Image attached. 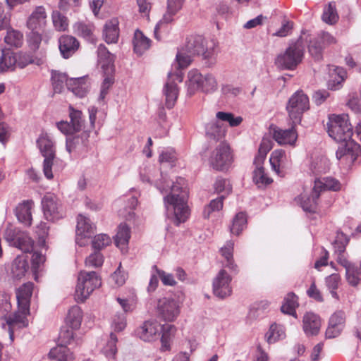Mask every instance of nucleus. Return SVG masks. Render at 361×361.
<instances>
[{"mask_svg":"<svg viewBox=\"0 0 361 361\" xmlns=\"http://www.w3.org/2000/svg\"><path fill=\"white\" fill-rule=\"evenodd\" d=\"M159 174L156 169H147L140 174L143 182H155L156 187L161 192H170L164 196V203L166 215L176 226L187 221L190 216V209L188 205V190L184 178L178 177L176 180H170L166 176L161 173V179L155 180V176Z\"/></svg>","mask_w":361,"mask_h":361,"instance_id":"nucleus-1","label":"nucleus"},{"mask_svg":"<svg viewBox=\"0 0 361 361\" xmlns=\"http://www.w3.org/2000/svg\"><path fill=\"white\" fill-rule=\"evenodd\" d=\"M49 226L44 222L37 224L32 233V236L24 235V253L31 255V269L35 280L41 265L44 262V256L38 250L46 247V238L48 236Z\"/></svg>","mask_w":361,"mask_h":361,"instance_id":"nucleus-2","label":"nucleus"},{"mask_svg":"<svg viewBox=\"0 0 361 361\" xmlns=\"http://www.w3.org/2000/svg\"><path fill=\"white\" fill-rule=\"evenodd\" d=\"M16 299L18 305V311L8 315L11 310V305L8 302V295L0 290V319H5L6 323L2 324V327H7L11 341L14 339L16 331H20L23 326V286L16 289Z\"/></svg>","mask_w":361,"mask_h":361,"instance_id":"nucleus-3","label":"nucleus"},{"mask_svg":"<svg viewBox=\"0 0 361 361\" xmlns=\"http://www.w3.org/2000/svg\"><path fill=\"white\" fill-rule=\"evenodd\" d=\"M329 135L338 142H345V152L350 149H358L359 145L353 141V128L346 114L333 115L327 123Z\"/></svg>","mask_w":361,"mask_h":361,"instance_id":"nucleus-4","label":"nucleus"},{"mask_svg":"<svg viewBox=\"0 0 361 361\" xmlns=\"http://www.w3.org/2000/svg\"><path fill=\"white\" fill-rule=\"evenodd\" d=\"M303 56L304 44L299 38L276 56L275 64L281 70H294L302 62Z\"/></svg>","mask_w":361,"mask_h":361,"instance_id":"nucleus-5","label":"nucleus"},{"mask_svg":"<svg viewBox=\"0 0 361 361\" xmlns=\"http://www.w3.org/2000/svg\"><path fill=\"white\" fill-rule=\"evenodd\" d=\"M218 82L214 75L207 73L202 75L198 70L192 69L188 73L187 88L190 95L197 91L204 93H212L217 90Z\"/></svg>","mask_w":361,"mask_h":361,"instance_id":"nucleus-6","label":"nucleus"},{"mask_svg":"<svg viewBox=\"0 0 361 361\" xmlns=\"http://www.w3.org/2000/svg\"><path fill=\"white\" fill-rule=\"evenodd\" d=\"M101 286V279L94 271H81L78 276L75 297L78 301L83 302Z\"/></svg>","mask_w":361,"mask_h":361,"instance_id":"nucleus-7","label":"nucleus"},{"mask_svg":"<svg viewBox=\"0 0 361 361\" xmlns=\"http://www.w3.org/2000/svg\"><path fill=\"white\" fill-rule=\"evenodd\" d=\"M217 46L218 43L214 39H207L201 35H191L187 38L183 48L190 54H201L204 58H209L214 54Z\"/></svg>","mask_w":361,"mask_h":361,"instance_id":"nucleus-8","label":"nucleus"},{"mask_svg":"<svg viewBox=\"0 0 361 361\" xmlns=\"http://www.w3.org/2000/svg\"><path fill=\"white\" fill-rule=\"evenodd\" d=\"M37 145L42 156L44 157L43 163V171L48 179L53 178L52 165L56 156L54 142L50 135L45 132H42L37 140Z\"/></svg>","mask_w":361,"mask_h":361,"instance_id":"nucleus-9","label":"nucleus"},{"mask_svg":"<svg viewBox=\"0 0 361 361\" xmlns=\"http://www.w3.org/2000/svg\"><path fill=\"white\" fill-rule=\"evenodd\" d=\"M310 103L308 97L302 91H297L289 99L286 110L294 124L300 123L302 114L308 110Z\"/></svg>","mask_w":361,"mask_h":361,"instance_id":"nucleus-10","label":"nucleus"},{"mask_svg":"<svg viewBox=\"0 0 361 361\" xmlns=\"http://www.w3.org/2000/svg\"><path fill=\"white\" fill-rule=\"evenodd\" d=\"M164 328L173 330L174 326L171 324L162 326L156 320H148L136 329L135 334L143 341L152 342L159 338Z\"/></svg>","mask_w":361,"mask_h":361,"instance_id":"nucleus-11","label":"nucleus"},{"mask_svg":"<svg viewBox=\"0 0 361 361\" xmlns=\"http://www.w3.org/2000/svg\"><path fill=\"white\" fill-rule=\"evenodd\" d=\"M232 162V156L229 146L221 142L211 153L209 158L210 166L215 170L227 169Z\"/></svg>","mask_w":361,"mask_h":361,"instance_id":"nucleus-12","label":"nucleus"},{"mask_svg":"<svg viewBox=\"0 0 361 361\" xmlns=\"http://www.w3.org/2000/svg\"><path fill=\"white\" fill-rule=\"evenodd\" d=\"M157 314L166 322L175 321L180 312V302L175 298L164 297L158 300Z\"/></svg>","mask_w":361,"mask_h":361,"instance_id":"nucleus-13","label":"nucleus"},{"mask_svg":"<svg viewBox=\"0 0 361 361\" xmlns=\"http://www.w3.org/2000/svg\"><path fill=\"white\" fill-rule=\"evenodd\" d=\"M42 205L44 215L49 221L61 219L65 215L62 204L54 194H46L42 200Z\"/></svg>","mask_w":361,"mask_h":361,"instance_id":"nucleus-14","label":"nucleus"},{"mask_svg":"<svg viewBox=\"0 0 361 361\" xmlns=\"http://www.w3.org/2000/svg\"><path fill=\"white\" fill-rule=\"evenodd\" d=\"M70 122L61 121L56 123L57 128L64 135H72L80 132L84 126V119L82 113L79 110L75 109L73 106H69Z\"/></svg>","mask_w":361,"mask_h":361,"instance_id":"nucleus-15","label":"nucleus"},{"mask_svg":"<svg viewBox=\"0 0 361 361\" xmlns=\"http://www.w3.org/2000/svg\"><path fill=\"white\" fill-rule=\"evenodd\" d=\"M94 226L89 218L79 214L77 218L75 242L80 246H85L88 243L89 238L94 233Z\"/></svg>","mask_w":361,"mask_h":361,"instance_id":"nucleus-16","label":"nucleus"},{"mask_svg":"<svg viewBox=\"0 0 361 361\" xmlns=\"http://www.w3.org/2000/svg\"><path fill=\"white\" fill-rule=\"evenodd\" d=\"M231 281V276L226 270L221 269L213 281L214 294L220 298L229 296L232 292Z\"/></svg>","mask_w":361,"mask_h":361,"instance_id":"nucleus-17","label":"nucleus"},{"mask_svg":"<svg viewBox=\"0 0 361 361\" xmlns=\"http://www.w3.org/2000/svg\"><path fill=\"white\" fill-rule=\"evenodd\" d=\"M16 67L23 68L21 51L14 52L11 49L2 50L0 57V73L13 71Z\"/></svg>","mask_w":361,"mask_h":361,"instance_id":"nucleus-18","label":"nucleus"},{"mask_svg":"<svg viewBox=\"0 0 361 361\" xmlns=\"http://www.w3.org/2000/svg\"><path fill=\"white\" fill-rule=\"evenodd\" d=\"M169 80L166 82L164 87V94L166 99V106L168 109H171L175 105L178 95V89L174 79L179 82L183 80L182 75L179 73H169L168 75Z\"/></svg>","mask_w":361,"mask_h":361,"instance_id":"nucleus-19","label":"nucleus"},{"mask_svg":"<svg viewBox=\"0 0 361 361\" xmlns=\"http://www.w3.org/2000/svg\"><path fill=\"white\" fill-rule=\"evenodd\" d=\"M47 13L42 6H36L27 19L26 25L30 30L40 31L47 25Z\"/></svg>","mask_w":361,"mask_h":361,"instance_id":"nucleus-20","label":"nucleus"},{"mask_svg":"<svg viewBox=\"0 0 361 361\" xmlns=\"http://www.w3.org/2000/svg\"><path fill=\"white\" fill-rule=\"evenodd\" d=\"M349 239L346 235L342 232H338L334 242L335 253L337 255V262L343 266L345 269L350 268L354 264L348 261L345 255V247L348 245Z\"/></svg>","mask_w":361,"mask_h":361,"instance_id":"nucleus-21","label":"nucleus"},{"mask_svg":"<svg viewBox=\"0 0 361 361\" xmlns=\"http://www.w3.org/2000/svg\"><path fill=\"white\" fill-rule=\"evenodd\" d=\"M293 124L290 129L283 130L277 127L273 128V138L279 145H295L298 139V133L295 128V124L293 123Z\"/></svg>","mask_w":361,"mask_h":361,"instance_id":"nucleus-22","label":"nucleus"},{"mask_svg":"<svg viewBox=\"0 0 361 361\" xmlns=\"http://www.w3.org/2000/svg\"><path fill=\"white\" fill-rule=\"evenodd\" d=\"M322 326L320 317L313 313L307 312L302 319V329L307 336H315L319 332Z\"/></svg>","mask_w":361,"mask_h":361,"instance_id":"nucleus-23","label":"nucleus"},{"mask_svg":"<svg viewBox=\"0 0 361 361\" xmlns=\"http://www.w3.org/2000/svg\"><path fill=\"white\" fill-rule=\"evenodd\" d=\"M79 46V42L71 35H62L59 39V50L64 59L71 57L78 49Z\"/></svg>","mask_w":361,"mask_h":361,"instance_id":"nucleus-24","label":"nucleus"},{"mask_svg":"<svg viewBox=\"0 0 361 361\" xmlns=\"http://www.w3.org/2000/svg\"><path fill=\"white\" fill-rule=\"evenodd\" d=\"M345 316L343 312H336L329 319V326L326 331V336L332 338L338 336L343 329Z\"/></svg>","mask_w":361,"mask_h":361,"instance_id":"nucleus-25","label":"nucleus"},{"mask_svg":"<svg viewBox=\"0 0 361 361\" xmlns=\"http://www.w3.org/2000/svg\"><path fill=\"white\" fill-rule=\"evenodd\" d=\"M98 63L106 74L114 71V56L111 54L104 44H99L97 49Z\"/></svg>","mask_w":361,"mask_h":361,"instance_id":"nucleus-26","label":"nucleus"},{"mask_svg":"<svg viewBox=\"0 0 361 361\" xmlns=\"http://www.w3.org/2000/svg\"><path fill=\"white\" fill-rule=\"evenodd\" d=\"M89 134L84 132L81 136H75L66 139V150L69 154L81 153L87 146Z\"/></svg>","mask_w":361,"mask_h":361,"instance_id":"nucleus-27","label":"nucleus"},{"mask_svg":"<svg viewBox=\"0 0 361 361\" xmlns=\"http://www.w3.org/2000/svg\"><path fill=\"white\" fill-rule=\"evenodd\" d=\"M346 73L343 68L338 66L329 67V80L328 87L331 90H338L341 87V83L344 81Z\"/></svg>","mask_w":361,"mask_h":361,"instance_id":"nucleus-28","label":"nucleus"},{"mask_svg":"<svg viewBox=\"0 0 361 361\" xmlns=\"http://www.w3.org/2000/svg\"><path fill=\"white\" fill-rule=\"evenodd\" d=\"M68 89L75 96L82 98L88 92L89 84L83 78H69Z\"/></svg>","mask_w":361,"mask_h":361,"instance_id":"nucleus-29","label":"nucleus"},{"mask_svg":"<svg viewBox=\"0 0 361 361\" xmlns=\"http://www.w3.org/2000/svg\"><path fill=\"white\" fill-rule=\"evenodd\" d=\"M118 22L117 19H111L106 23L103 36L106 43H116L118 39Z\"/></svg>","mask_w":361,"mask_h":361,"instance_id":"nucleus-30","label":"nucleus"},{"mask_svg":"<svg viewBox=\"0 0 361 361\" xmlns=\"http://www.w3.org/2000/svg\"><path fill=\"white\" fill-rule=\"evenodd\" d=\"M50 359L56 360L57 361H73L75 356L66 346L63 345H58L57 346L51 348L48 354Z\"/></svg>","mask_w":361,"mask_h":361,"instance_id":"nucleus-31","label":"nucleus"},{"mask_svg":"<svg viewBox=\"0 0 361 361\" xmlns=\"http://www.w3.org/2000/svg\"><path fill=\"white\" fill-rule=\"evenodd\" d=\"M130 238V228L125 224H121L118 226L117 233L115 235L116 245L122 251H126L129 240Z\"/></svg>","mask_w":361,"mask_h":361,"instance_id":"nucleus-32","label":"nucleus"},{"mask_svg":"<svg viewBox=\"0 0 361 361\" xmlns=\"http://www.w3.org/2000/svg\"><path fill=\"white\" fill-rule=\"evenodd\" d=\"M314 190L319 194L325 190L337 191L341 189V183L334 178L327 177L314 181Z\"/></svg>","mask_w":361,"mask_h":361,"instance_id":"nucleus-33","label":"nucleus"},{"mask_svg":"<svg viewBox=\"0 0 361 361\" xmlns=\"http://www.w3.org/2000/svg\"><path fill=\"white\" fill-rule=\"evenodd\" d=\"M178 12L167 7L166 11L163 15L162 18L157 23L154 27V33L157 39H161L160 33L167 31V25L173 20L174 16Z\"/></svg>","mask_w":361,"mask_h":361,"instance_id":"nucleus-34","label":"nucleus"},{"mask_svg":"<svg viewBox=\"0 0 361 361\" xmlns=\"http://www.w3.org/2000/svg\"><path fill=\"white\" fill-rule=\"evenodd\" d=\"M133 43L134 51L138 55H142L151 46V40L139 30L135 32Z\"/></svg>","mask_w":361,"mask_h":361,"instance_id":"nucleus-35","label":"nucleus"},{"mask_svg":"<svg viewBox=\"0 0 361 361\" xmlns=\"http://www.w3.org/2000/svg\"><path fill=\"white\" fill-rule=\"evenodd\" d=\"M5 239L10 245L20 250L23 247V233L20 228L10 226L5 233Z\"/></svg>","mask_w":361,"mask_h":361,"instance_id":"nucleus-36","label":"nucleus"},{"mask_svg":"<svg viewBox=\"0 0 361 361\" xmlns=\"http://www.w3.org/2000/svg\"><path fill=\"white\" fill-rule=\"evenodd\" d=\"M51 80L55 93H61L65 86L68 87L69 82L68 75L65 73L54 70L51 71Z\"/></svg>","mask_w":361,"mask_h":361,"instance_id":"nucleus-37","label":"nucleus"},{"mask_svg":"<svg viewBox=\"0 0 361 361\" xmlns=\"http://www.w3.org/2000/svg\"><path fill=\"white\" fill-rule=\"evenodd\" d=\"M82 319V312L80 307L78 305L71 307L66 318V324L71 329H78L81 325Z\"/></svg>","mask_w":361,"mask_h":361,"instance_id":"nucleus-38","label":"nucleus"},{"mask_svg":"<svg viewBox=\"0 0 361 361\" xmlns=\"http://www.w3.org/2000/svg\"><path fill=\"white\" fill-rule=\"evenodd\" d=\"M286 161V155L283 149H276L271 154L269 162L271 169L279 175L281 174V168H283Z\"/></svg>","mask_w":361,"mask_h":361,"instance_id":"nucleus-39","label":"nucleus"},{"mask_svg":"<svg viewBox=\"0 0 361 361\" xmlns=\"http://www.w3.org/2000/svg\"><path fill=\"white\" fill-rule=\"evenodd\" d=\"M233 248H234V242L232 240H228L226 242L225 245L221 247L220 252L221 255L225 258L226 260V263L225 264V267L228 268L233 271L237 272V265L235 264L233 257Z\"/></svg>","mask_w":361,"mask_h":361,"instance_id":"nucleus-40","label":"nucleus"},{"mask_svg":"<svg viewBox=\"0 0 361 361\" xmlns=\"http://www.w3.org/2000/svg\"><path fill=\"white\" fill-rule=\"evenodd\" d=\"M255 169L253 171L252 179L254 183L259 187L266 186L272 183V179L265 173L262 164H254Z\"/></svg>","mask_w":361,"mask_h":361,"instance_id":"nucleus-41","label":"nucleus"},{"mask_svg":"<svg viewBox=\"0 0 361 361\" xmlns=\"http://www.w3.org/2000/svg\"><path fill=\"white\" fill-rule=\"evenodd\" d=\"M73 29L75 35L88 40L93 39V32L94 30L93 24L78 22L73 25Z\"/></svg>","mask_w":361,"mask_h":361,"instance_id":"nucleus-42","label":"nucleus"},{"mask_svg":"<svg viewBox=\"0 0 361 361\" xmlns=\"http://www.w3.org/2000/svg\"><path fill=\"white\" fill-rule=\"evenodd\" d=\"M265 337L269 343H274L283 339L286 337L284 327L276 324H271Z\"/></svg>","mask_w":361,"mask_h":361,"instance_id":"nucleus-43","label":"nucleus"},{"mask_svg":"<svg viewBox=\"0 0 361 361\" xmlns=\"http://www.w3.org/2000/svg\"><path fill=\"white\" fill-rule=\"evenodd\" d=\"M298 306V298L293 293L287 294L284 302L281 306V311L283 313L290 314L296 317L295 308Z\"/></svg>","mask_w":361,"mask_h":361,"instance_id":"nucleus-44","label":"nucleus"},{"mask_svg":"<svg viewBox=\"0 0 361 361\" xmlns=\"http://www.w3.org/2000/svg\"><path fill=\"white\" fill-rule=\"evenodd\" d=\"M320 194L314 190V188L312 189V192L310 196L302 197L301 206L304 211L309 212H314L318 204V199Z\"/></svg>","mask_w":361,"mask_h":361,"instance_id":"nucleus-45","label":"nucleus"},{"mask_svg":"<svg viewBox=\"0 0 361 361\" xmlns=\"http://www.w3.org/2000/svg\"><path fill=\"white\" fill-rule=\"evenodd\" d=\"M51 19L56 30L63 32L68 29V20L66 16L62 15L59 11H54L51 13Z\"/></svg>","mask_w":361,"mask_h":361,"instance_id":"nucleus-46","label":"nucleus"},{"mask_svg":"<svg viewBox=\"0 0 361 361\" xmlns=\"http://www.w3.org/2000/svg\"><path fill=\"white\" fill-rule=\"evenodd\" d=\"M271 148L272 143L271 140L269 139L263 138L259 147L258 154L255 158L254 164H263L267 153L271 150Z\"/></svg>","mask_w":361,"mask_h":361,"instance_id":"nucleus-47","label":"nucleus"},{"mask_svg":"<svg viewBox=\"0 0 361 361\" xmlns=\"http://www.w3.org/2000/svg\"><path fill=\"white\" fill-rule=\"evenodd\" d=\"M5 42L13 47L18 48L23 44V34L15 30H8L4 37Z\"/></svg>","mask_w":361,"mask_h":361,"instance_id":"nucleus-48","label":"nucleus"},{"mask_svg":"<svg viewBox=\"0 0 361 361\" xmlns=\"http://www.w3.org/2000/svg\"><path fill=\"white\" fill-rule=\"evenodd\" d=\"M247 218L243 212L238 213L233 218L231 227V232L235 235H239L240 232L246 227Z\"/></svg>","mask_w":361,"mask_h":361,"instance_id":"nucleus-49","label":"nucleus"},{"mask_svg":"<svg viewBox=\"0 0 361 361\" xmlns=\"http://www.w3.org/2000/svg\"><path fill=\"white\" fill-rule=\"evenodd\" d=\"M10 275L13 281H20L23 277V258L18 255L11 266Z\"/></svg>","mask_w":361,"mask_h":361,"instance_id":"nucleus-50","label":"nucleus"},{"mask_svg":"<svg viewBox=\"0 0 361 361\" xmlns=\"http://www.w3.org/2000/svg\"><path fill=\"white\" fill-rule=\"evenodd\" d=\"M329 169V160L324 157L316 158L310 164V170L315 174L325 173Z\"/></svg>","mask_w":361,"mask_h":361,"instance_id":"nucleus-51","label":"nucleus"},{"mask_svg":"<svg viewBox=\"0 0 361 361\" xmlns=\"http://www.w3.org/2000/svg\"><path fill=\"white\" fill-rule=\"evenodd\" d=\"M225 128L218 121H212L207 125L206 133L214 139H219L224 136Z\"/></svg>","mask_w":361,"mask_h":361,"instance_id":"nucleus-52","label":"nucleus"},{"mask_svg":"<svg viewBox=\"0 0 361 361\" xmlns=\"http://www.w3.org/2000/svg\"><path fill=\"white\" fill-rule=\"evenodd\" d=\"M42 42V35L39 31L30 30L27 35V44L31 52L35 53L38 50Z\"/></svg>","mask_w":361,"mask_h":361,"instance_id":"nucleus-53","label":"nucleus"},{"mask_svg":"<svg viewBox=\"0 0 361 361\" xmlns=\"http://www.w3.org/2000/svg\"><path fill=\"white\" fill-rule=\"evenodd\" d=\"M117 337L115 334L111 333L109 336V338L108 339L106 343L102 349L103 353L105 355V356L108 358H114L116 353H117V348H116V343H117Z\"/></svg>","mask_w":361,"mask_h":361,"instance_id":"nucleus-54","label":"nucleus"},{"mask_svg":"<svg viewBox=\"0 0 361 361\" xmlns=\"http://www.w3.org/2000/svg\"><path fill=\"white\" fill-rule=\"evenodd\" d=\"M224 199V195H221L218 198L212 200L210 203L204 207L203 216L205 219H208L212 212L220 211L223 208Z\"/></svg>","mask_w":361,"mask_h":361,"instance_id":"nucleus-55","label":"nucleus"},{"mask_svg":"<svg viewBox=\"0 0 361 361\" xmlns=\"http://www.w3.org/2000/svg\"><path fill=\"white\" fill-rule=\"evenodd\" d=\"M338 19V16L336 12L335 4L331 2L324 10L322 20L325 23L332 25L336 23Z\"/></svg>","mask_w":361,"mask_h":361,"instance_id":"nucleus-56","label":"nucleus"},{"mask_svg":"<svg viewBox=\"0 0 361 361\" xmlns=\"http://www.w3.org/2000/svg\"><path fill=\"white\" fill-rule=\"evenodd\" d=\"M218 120L228 122L231 127L238 126L243 121L241 116H234L232 113L219 111L216 114Z\"/></svg>","mask_w":361,"mask_h":361,"instance_id":"nucleus-57","label":"nucleus"},{"mask_svg":"<svg viewBox=\"0 0 361 361\" xmlns=\"http://www.w3.org/2000/svg\"><path fill=\"white\" fill-rule=\"evenodd\" d=\"M137 204V200L135 197H131L128 200L127 204L123 205V208L119 210V215L130 220L133 216V209H135Z\"/></svg>","mask_w":361,"mask_h":361,"instance_id":"nucleus-58","label":"nucleus"},{"mask_svg":"<svg viewBox=\"0 0 361 361\" xmlns=\"http://www.w3.org/2000/svg\"><path fill=\"white\" fill-rule=\"evenodd\" d=\"M104 257L99 252H94L90 255L85 261V266L89 268H97L102 266Z\"/></svg>","mask_w":361,"mask_h":361,"instance_id":"nucleus-59","label":"nucleus"},{"mask_svg":"<svg viewBox=\"0 0 361 361\" xmlns=\"http://www.w3.org/2000/svg\"><path fill=\"white\" fill-rule=\"evenodd\" d=\"M194 55L190 54L188 51H185L182 47L176 54V62L179 68H185L188 67Z\"/></svg>","mask_w":361,"mask_h":361,"instance_id":"nucleus-60","label":"nucleus"},{"mask_svg":"<svg viewBox=\"0 0 361 361\" xmlns=\"http://www.w3.org/2000/svg\"><path fill=\"white\" fill-rule=\"evenodd\" d=\"M214 190L217 193H223L224 197L232 191V186L228 180L220 178L217 179L214 183Z\"/></svg>","mask_w":361,"mask_h":361,"instance_id":"nucleus-61","label":"nucleus"},{"mask_svg":"<svg viewBox=\"0 0 361 361\" xmlns=\"http://www.w3.org/2000/svg\"><path fill=\"white\" fill-rule=\"evenodd\" d=\"M111 242L110 237L106 234H99L94 237L92 243L94 250H99L108 246Z\"/></svg>","mask_w":361,"mask_h":361,"instance_id":"nucleus-62","label":"nucleus"},{"mask_svg":"<svg viewBox=\"0 0 361 361\" xmlns=\"http://www.w3.org/2000/svg\"><path fill=\"white\" fill-rule=\"evenodd\" d=\"M359 274L358 267L355 265L345 269V277L348 283L352 286H356L360 282V279L357 276Z\"/></svg>","mask_w":361,"mask_h":361,"instance_id":"nucleus-63","label":"nucleus"},{"mask_svg":"<svg viewBox=\"0 0 361 361\" xmlns=\"http://www.w3.org/2000/svg\"><path fill=\"white\" fill-rule=\"evenodd\" d=\"M24 226H30L32 214L35 212V204L32 200L24 201Z\"/></svg>","mask_w":361,"mask_h":361,"instance_id":"nucleus-64","label":"nucleus"}]
</instances>
